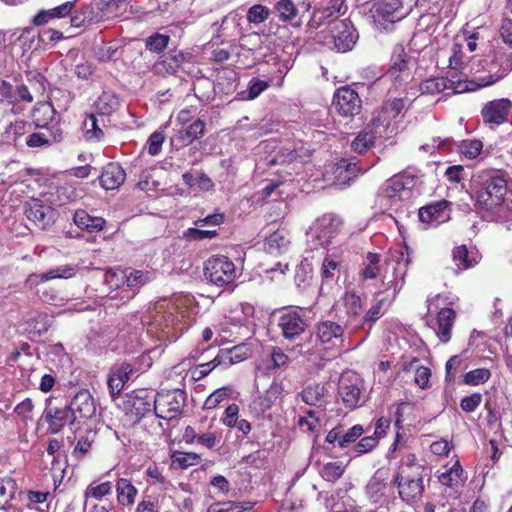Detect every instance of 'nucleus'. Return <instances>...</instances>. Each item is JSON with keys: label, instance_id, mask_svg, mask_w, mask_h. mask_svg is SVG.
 I'll use <instances>...</instances> for the list:
<instances>
[{"label": "nucleus", "instance_id": "nucleus-1", "mask_svg": "<svg viewBox=\"0 0 512 512\" xmlns=\"http://www.w3.org/2000/svg\"><path fill=\"white\" fill-rule=\"evenodd\" d=\"M476 205L488 213L491 220L507 221L512 216L510 205L505 198L507 179L499 170H484L473 178Z\"/></svg>", "mask_w": 512, "mask_h": 512}, {"label": "nucleus", "instance_id": "nucleus-2", "mask_svg": "<svg viewBox=\"0 0 512 512\" xmlns=\"http://www.w3.org/2000/svg\"><path fill=\"white\" fill-rule=\"evenodd\" d=\"M425 467H416L414 473H409L406 468H399L393 478V484L398 489L399 497L409 505H415L421 501L424 493Z\"/></svg>", "mask_w": 512, "mask_h": 512}, {"label": "nucleus", "instance_id": "nucleus-3", "mask_svg": "<svg viewBox=\"0 0 512 512\" xmlns=\"http://www.w3.org/2000/svg\"><path fill=\"white\" fill-rule=\"evenodd\" d=\"M479 66H481L482 70L487 74L477 77L476 80H467V83L471 87H474L473 91L498 82L512 70V62L505 53H495L480 61Z\"/></svg>", "mask_w": 512, "mask_h": 512}, {"label": "nucleus", "instance_id": "nucleus-4", "mask_svg": "<svg viewBox=\"0 0 512 512\" xmlns=\"http://www.w3.org/2000/svg\"><path fill=\"white\" fill-rule=\"evenodd\" d=\"M204 276L218 287L233 285L238 277V271L232 260L224 255L210 257L204 266Z\"/></svg>", "mask_w": 512, "mask_h": 512}, {"label": "nucleus", "instance_id": "nucleus-5", "mask_svg": "<svg viewBox=\"0 0 512 512\" xmlns=\"http://www.w3.org/2000/svg\"><path fill=\"white\" fill-rule=\"evenodd\" d=\"M54 400L53 396L46 399L42 418L48 425L49 433L58 434L66 425L73 426L77 422L68 403L56 405Z\"/></svg>", "mask_w": 512, "mask_h": 512}, {"label": "nucleus", "instance_id": "nucleus-6", "mask_svg": "<svg viewBox=\"0 0 512 512\" xmlns=\"http://www.w3.org/2000/svg\"><path fill=\"white\" fill-rule=\"evenodd\" d=\"M185 399L180 389L161 391L154 395V412L159 418L171 420L181 413Z\"/></svg>", "mask_w": 512, "mask_h": 512}, {"label": "nucleus", "instance_id": "nucleus-7", "mask_svg": "<svg viewBox=\"0 0 512 512\" xmlns=\"http://www.w3.org/2000/svg\"><path fill=\"white\" fill-rule=\"evenodd\" d=\"M341 226L342 220L334 214H325L318 218L307 232L308 237L318 242L312 248L329 244L331 239L340 232Z\"/></svg>", "mask_w": 512, "mask_h": 512}, {"label": "nucleus", "instance_id": "nucleus-8", "mask_svg": "<svg viewBox=\"0 0 512 512\" xmlns=\"http://www.w3.org/2000/svg\"><path fill=\"white\" fill-rule=\"evenodd\" d=\"M362 379L354 372L341 375L338 384V395L342 403L349 409L358 407L362 402Z\"/></svg>", "mask_w": 512, "mask_h": 512}, {"label": "nucleus", "instance_id": "nucleus-9", "mask_svg": "<svg viewBox=\"0 0 512 512\" xmlns=\"http://www.w3.org/2000/svg\"><path fill=\"white\" fill-rule=\"evenodd\" d=\"M124 410L127 415L139 422L147 413L154 410V393L146 389L134 390L126 395Z\"/></svg>", "mask_w": 512, "mask_h": 512}, {"label": "nucleus", "instance_id": "nucleus-10", "mask_svg": "<svg viewBox=\"0 0 512 512\" xmlns=\"http://www.w3.org/2000/svg\"><path fill=\"white\" fill-rule=\"evenodd\" d=\"M408 247L405 246L395 254L396 265L393 266V273L390 277L386 272L382 277V286L385 291L393 290L392 296L395 297L402 289L405 283L407 267L411 261L408 253ZM394 257V255H392Z\"/></svg>", "mask_w": 512, "mask_h": 512}, {"label": "nucleus", "instance_id": "nucleus-11", "mask_svg": "<svg viewBox=\"0 0 512 512\" xmlns=\"http://www.w3.org/2000/svg\"><path fill=\"white\" fill-rule=\"evenodd\" d=\"M330 33V40L325 41V44L337 52L351 50L358 39L356 29L348 20H341L335 23Z\"/></svg>", "mask_w": 512, "mask_h": 512}, {"label": "nucleus", "instance_id": "nucleus-12", "mask_svg": "<svg viewBox=\"0 0 512 512\" xmlns=\"http://www.w3.org/2000/svg\"><path fill=\"white\" fill-rule=\"evenodd\" d=\"M406 99L395 98L386 101L372 119L371 125L376 129L378 136L382 137L391 128L392 122L402 113L406 106Z\"/></svg>", "mask_w": 512, "mask_h": 512}, {"label": "nucleus", "instance_id": "nucleus-13", "mask_svg": "<svg viewBox=\"0 0 512 512\" xmlns=\"http://www.w3.org/2000/svg\"><path fill=\"white\" fill-rule=\"evenodd\" d=\"M24 214L37 228L48 229L54 224L57 212L40 199H31L24 205Z\"/></svg>", "mask_w": 512, "mask_h": 512}, {"label": "nucleus", "instance_id": "nucleus-14", "mask_svg": "<svg viewBox=\"0 0 512 512\" xmlns=\"http://www.w3.org/2000/svg\"><path fill=\"white\" fill-rule=\"evenodd\" d=\"M473 88L467 83V80H461L454 75L450 78H429L420 84L421 93L428 95H435L447 89L452 90L454 93H463L473 91Z\"/></svg>", "mask_w": 512, "mask_h": 512}, {"label": "nucleus", "instance_id": "nucleus-15", "mask_svg": "<svg viewBox=\"0 0 512 512\" xmlns=\"http://www.w3.org/2000/svg\"><path fill=\"white\" fill-rule=\"evenodd\" d=\"M386 76L390 78L397 87L408 83L411 79L409 57L405 53V49L402 45L395 46L391 56V65Z\"/></svg>", "mask_w": 512, "mask_h": 512}, {"label": "nucleus", "instance_id": "nucleus-16", "mask_svg": "<svg viewBox=\"0 0 512 512\" xmlns=\"http://www.w3.org/2000/svg\"><path fill=\"white\" fill-rule=\"evenodd\" d=\"M78 270V265L64 264L55 268H51L44 273H33L27 277L25 281V287L29 290H33L38 285L49 280L70 279L77 274Z\"/></svg>", "mask_w": 512, "mask_h": 512}, {"label": "nucleus", "instance_id": "nucleus-17", "mask_svg": "<svg viewBox=\"0 0 512 512\" xmlns=\"http://www.w3.org/2000/svg\"><path fill=\"white\" fill-rule=\"evenodd\" d=\"M512 102L508 98L495 99L487 102L481 109V117L485 124L501 125L508 120Z\"/></svg>", "mask_w": 512, "mask_h": 512}, {"label": "nucleus", "instance_id": "nucleus-18", "mask_svg": "<svg viewBox=\"0 0 512 512\" xmlns=\"http://www.w3.org/2000/svg\"><path fill=\"white\" fill-rule=\"evenodd\" d=\"M377 21L388 30V25H393L402 20L407 14L402 0H379L377 6Z\"/></svg>", "mask_w": 512, "mask_h": 512}, {"label": "nucleus", "instance_id": "nucleus-19", "mask_svg": "<svg viewBox=\"0 0 512 512\" xmlns=\"http://www.w3.org/2000/svg\"><path fill=\"white\" fill-rule=\"evenodd\" d=\"M333 106L343 116H354L361 110V99L355 90L344 86L336 91Z\"/></svg>", "mask_w": 512, "mask_h": 512}, {"label": "nucleus", "instance_id": "nucleus-20", "mask_svg": "<svg viewBox=\"0 0 512 512\" xmlns=\"http://www.w3.org/2000/svg\"><path fill=\"white\" fill-rule=\"evenodd\" d=\"M344 327L332 320H323L316 325L317 342L331 347L339 346L344 341Z\"/></svg>", "mask_w": 512, "mask_h": 512}, {"label": "nucleus", "instance_id": "nucleus-21", "mask_svg": "<svg viewBox=\"0 0 512 512\" xmlns=\"http://www.w3.org/2000/svg\"><path fill=\"white\" fill-rule=\"evenodd\" d=\"M75 416L76 422L81 419H91L96 415V402L87 389H81L68 403Z\"/></svg>", "mask_w": 512, "mask_h": 512}, {"label": "nucleus", "instance_id": "nucleus-22", "mask_svg": "<svg viewBox=\"0 0 512 512\" xmlns=\"http://www.w3.org/2000/svg\"><path fill=\"white\" fill-rule=\"evenodd\" d=\"M183 318L184 310H179L178 306L174 303L167 302L165 304H159L156 307L151 324L161 330H164V328H168L170 326L176 327L181 323Z\"/></svg>", "mask_w": 512, "mask_h": 512}, {"label": "nucleus", "instance_id": "nucleus-23", "mask_svg": "<svg viewBox=\"0 0 512 512\" xmlns=\"http://www.w3.org/2000/svg\"><path fill=\"white\" fill-rule=\"evenodd\" d=\"M450 203L446 200L437 201L419 209V219L422 223L437 226L450 219L448 210Z\"/></svg>", "mask_w": 512, "mask_h": 512}, {"label": "nucleus", "instance_id": "nucleus-24", "mask_svg": "<svg viewBox=\"0 0 512 512\" xmlns=\"http://www.w3.org/2000/svg\"><path fill=\"white\" fill-rule=\"evenodd\" d=\"M279 327L282 335L289 340H294L306 329L307 324L302 316L294 310H288L279 318Z\"/></svg>", "mask_w": 512, "mask_h": 512}, {"label": "nucleus", "instance_id": "nucleus-25", "mask_svg": "<svg viewBox=\"0 0 512 512\" xmlns=\"http://www.w3.org/2000/svg\"><path fill=\"white\" fill-rule=\"evenodd\" d=\"M74 6L75 1H67L51 9H42L34 16L32 22L36 26H42L55 19L65 18L71 15Z\"/></svg>", "mask_w": 512, "mask_h": 512}, {"label": "nucleus", "instance_id": "nucleus-26", "mask_svg": "<svg viewBox=\"0 0 512 512\" xmlns=\"http://www.w3.org/2000/svg\"><path fill=\"white\" fill-rule=\"evenodd\" d=\"M184 62V54L178 50H172L157 61L153 70L159 75H172L178 71Z\"/></svg>", "mask_w": 512, "mask_h": 512}, {"label": "nucleus", "instance_id": "nucleus-27", "mask_svg": "<svg viewBox=\"0 0 512 512\" xmlns=\"http://www.w3.org/2000/svg\"><path fill=\"white\" fill-rule=\"evenodd\" d=\"M125 178V171L118 163H109L104 167L99 180L104 189L113 190L120 187Z\"/></svg>", "mask_w": 512, "mask_h": 512}, {"label": "nucleus", "instance_id": "nucleus-28", "mask_svg": "<svg viewBox=\"0 0 512 512\" xmlns=\"http://www.w3.org/2000/svg\"><path fill=\"white\" fill-rule=\"evenodd\" d=\"M204 131L205 123L202 120L197 119L177 130L174 140L181 142L183 145H188L194 140L201 138L204 135Z\"/></svg>", "mask_w": 512, "mask_h": 512}, {"label": "nucleus", "instance_id": "nucleus-29", "mask_svg": "<svg viewBox=\"0 0 512 512\" xmlns=\"http://www.w3.org/2000/svg\"><path fill=\"white\" fill-rule=\"evenodd\" d=\"M455 317V311L451 308H443L438 313L437 328H435V332L444 343L448 342L451 338V329L453 327Z\"/></svg>", "mask_w": 512, "mask_h": 512}, {"label": "nucleus", "instance_id": "nucleus-30", "mask_svg": "<svg viewBox=\"0 0 512 512\" xmlns=\"http://www.w3.org/2000/svg\"><path fill=\"white\" fill-rule=\"evenodd\" d=\"M344 0H330L329 5L314 11L312 25L320 26L336 19L341 14Z\"/></svg>", "mask_w": 512, "mask_h": 512}, {"label": "nucleus", "instance_id": "nucleus-31", "mask_svg": "<svg viewBox=\"0 0 512 512\" xmlns=\"http://www.w3.org/2000/svg\"><path fill=\"white\" fill-rule=\"evenodd\" d=\"M290 245L288 234L284 230H277L270 234L264 243V249L271 255L285 253Z\"/></svg>", "mask_w": 512, "mask_h": 512}, {"label": "nucleus", "instance_id": "nucleus-32", "mask_svg": "<svg viewBox=\"0 0 512 512\" xmlns=\"http://www.w3.org/2000/svg\"><path fill=\"white\" fill-rule=\"evenodd\" d=\"M244 350L245 348L241 346H234L231 349L220 350L212 362L214 363V366H223L227 368L246 359L247 354Z\"/></svg>", "mask_w": 512, "mask_h": 512}, {"label": "nucleus", "instance_id": "nucleus-33", "mask_svg": "<svg viewBox=\"0 0 512 512\" xmlns=\"http://www.w3.org/2000/svg\"><path fill=\"white\" fill-rule=\"evenodd\" d=\"M117 501L120 505L132 506L135 502L138 490L125 478H120L116 483Z\"/></svg>", "mask_w": 512, "mask_h": 512}, {"label": "nucleus", "instance_id": "nucleus-34", "mask_svg": "<svg viewBox=\"0 0 512 512\" xmlns=\"http://www.w3.org/2000/svg\"><path fill=\"white\" fill-rule=\"evenodd\" d=\"M453 260L460 269H469L479 262V255L469 251L466 245H461L453 249Z\"/></svg>", "mask_w": 512, "mask_h": 512}, {"label": "nucleus", "instance_id": "nucleus-35", "mask_svg": "<svg viewBox=\"0 0 512 512\" xmlns=\"http://www.w3.org/2000/svg\"><path fill=\"white\" fill-rule=\"evenodd\" d=\"M74 223L81 229L89 232L100 231L103 229L105 220L101 217H92L84 210H78L74 214Z\"/></svg>", "mask_w": 512, "mask_h": 512}, {"label": "nucleus", "instance_id": "nucleus-36", "mask_svg": "<svg viewBox=\"0 0 512 512\" xmlns=\"http://www.w3.org/2000/svg\"><path fill=\"white\" fill-rule=\"evenodd\" d=\"M356 164L349 163L346 159H341L335 166L333 174L339 184H349L359 173Z\"/></svg>", "mask_w": 512, "mask_h": 512}, {"label": "nucleus", "instance_id": "nucleus-37", "mask_svg": "<svg viewBox=\"0 0 512 512\" xmlns=\"http://www.w3.org/2000/svg\"><path fill=\"white\" fill-rule=\"evenodd\" d=\"M55 110L48 102L38 103L32 111V121L36 127H45L53 120Z\"/></svg>", "mask_w": 512, "mask_h": 512}, {"label": "nucleus", "instance_id": "nucleus-38", "mask_svg": "<svg viewBox=\"0 0 512 512\" xmlns=\"http://www.w3.org/2000/svg\"><path fill=\"white\" fill-rule=\"evenodd\" d=\"M380 272V255L368 252L363 261L359 276L363 280L375 279Z\"/></svg>", "mask_w": 512, "mask_h": 512}, {"label": "nucleus", "instance_id": "nucleus-39", "mask_svg": "<svg viewBox=\"0 0 512 512\" xmlns=\"http://www.w3.org/2000/svg\"><path fill=\"white\" fill-rule=\"evenodd\" d=\"M96 110L102 115H109L119 107L118 97L110 91H104L95 102Z\"/></svg>", "mask_w": 512, "mask_h": 512}, {"label": "nucleus", "instance_id": "nucleus-40", "mask_svg": "<svg viewBox=\"0 0 512 512\" xmlns=\"http://www.w3.org/2000/svg\"><path fill=\"white\" fill-rule=\"evenodd\" d=\"M377 135L378 133H376V129L373 131L364 130L360 132L351 144L352 149L360 154L366 152L370 147L373 146Z\"/></svg>", "mask_w": 512, "mask_h": 512}, {"label": "nucleus", "instance_id": "nucleus-41", "mask_svg": "<svg viewBox=\"0 0 512 512\" xmlns=\"http://www.w3.org/2000/svg\"><path fill=\"white\" fill-rule=\"evenodd\" d=\"M301 399L308 405L317 406L322 403L324 398V387L315 384L309 385L300 394Z\"/></svg>", "mask_w": 512, "mask_h": 512}, {"label": "nucleus", "instance_id": "nucleus-42", "mask_svg": "<svg viewBox=\"0 0 512 512\" xmlns=\"http://www.w3.org/2000/svg\"><path fill=\"white\" fill-rule=\"evenodd\" d=\"M346 314L351 318H356L362 313L361 298L354 292H346L342 298Z\"/></svg>", "mask_w": 512, "mask_h": 512}, {"label": "nucleus", "instance_id": "nucleus-43", "mask_svg": "<svg viewBox=\"0 0 512 512\" xmlns=\"http://www.w3.org/2000/svg\"><path fill=\"white\" fill-rule=\"evenodd\" d=\"M84 135L88 141H100L103 136V130L98 126V121L95 115L90 114L83 123Z\"/></svg>", "mask_w": 512, "mask_h": 512}, {"label": "nucleus", "instance_id": "nucleus-44", "mask_svg": "<svg viewBox=\"0 0 512 512\" xmlns=\"http://www.w3.org/2000/svg\"><path fill=\"white\" fill-rule=\"evenodd\" d=\"M81 11L83 13L87 25L98 23L102 21L104 18H107V15L102 7L101 2L87 5L83 7Z\"/></svg>", "mask_w": 512, "mask_h": 512}, {"label": "nucleus", "instance_id": "nucleus-45", "mask_svg": "<svg viewBox=\"0 0 512 512\" xmlns=\"http://www.w3.org/2000/svg\"><path fill=\"white\" fill-rule=\"evenodd\" d=\"M340 271V262L330 256H326L321 267V276L323 282H331L336 279Z\"/></svg>", "mask_w": 512, "mask_h": 512}, {"label": "nucleus", "instance_id": "nucleus-46", "mask_svg": "<svg viewBox=\"0 0 512 512\" xmlns=\"http://www.w3.org/2000/svg\"><path fill=\"white\" fill-rule=\"evenodd\" d=\"M385 488H386V483L379 476V473L377 472L369 480V482L366 486V491H367V494L369 495V497L374 502H377L379 500V498L384 495Z\"/></svg>", "mask_w": 512, "mask_h": 512}, {"label": "nucleus", "instance_id": "nucleus-47", "mask_svg": "<svg viewBox=\"0 0 512 512\" xmlns=\"http://www.w3.org/2000/svg\"><path fill=\"white\" fill-rule=\"evenodd\" d=\"M17 484L12 478H0V506H5L14 497Z\"/></svg>", "mask_w": 512, "mask_h": 512}, {"label": "nucleus", "instance_id": "nucleus-48", "mask_svg": "<svg viewBox=\"0 0 512 512\" xmlns=\"http://www.w3.org/2000/svg\"><path fill=\"white\" fill-rule=\"evenodd\" d=\"M151 275L149 272L140 270L126 271L125 285L128 288L141 287L151 281Z\"/></svg>", "mask_w": 512, "mask_h": 512}, {"label": "nucleus", "instance_id": "nucleus-49", "mask_svg": "<svg viewBox=\"0 0 512 512\" xmlns=\"http://www.w3.org/2000/svg\"><path fill=\"white\" fill-rule=\"evenodd\" d=\"M275 9L278 12L279 18L284 21H292L297 16V8L295 7L292 0H279Z\"/></svg>", "mask_w": 512, "mask_h": 512}, {"label": "nucleus", "instance_id": "nucleus-50", "mask_svg": "<svg viewBox=\"0 0 512 512\" xmlns=\"http://www.w3.org/2000/svg\"><path fill=\"white\" fill-rule=\"evenodd\" d=\"M112 483L110 481H106L103 483H91L85 490V497L86 498H95V499H101L106 495H109L112 491Z\"/></svg>", "mask_w": 512, "mask_h": 512}, {"label": "nucleus", "instance_id": "nucleus-51", "mask_svg": "<svg viewBox=\"0 0 512 512\" xmlns=\"http://www.w3.org/2000/svg\"><path fill=\"white\" fill-rule=\"evenodd\" d=\"M384 303L385 299H380L373 304L363 317L360 327L364 328L368 325V327L371 328V326L384 314Z\"/></svg>", "mask_w": 512, "mask_h": 512}, {"label": "nucleus", "instance_id": "nucleus-52", "mask_svg": "<svg viewBox=\"0 0 512 512\" xmlns=\"http://www.w3.org/2000/svg\"><path fill=\"white\" fill-rule=\"evenodd\" d=\"M403 190V183L400 182L397 175H394L383 184V186L379 190V195H382L387 198H394L398 196L399 193Z\"/></svg>", "mask_w": 512, "mask_h": 512}, {"label": "nucleus", "instance_id": "nucleus-53", "mask_svg": "<svg viewBox=\"0 0 512 512\" xmlns=\"http://www.w3.org/2000/svg\"><path fill=\"white\" fill-rule=\"evenodd\" d=\"M232 392L230 387H221L216 389L213 393H211L204 402V409H214L216 408L222 401L227 399Z\"/></svg>", "mask_w": 512, "mask_h": 512}, {"label": "nucleus", "instance_id": "nucleus-54", "mask_svg": "<svg viewBox=\"0 0 512 512\" xmlns=\"http://www.w3.org/2000/svg\"><path fill=\"white\" fill-rule=\"evenodd\" d=\"M345 468L341 462H329L321 470L323 479L329 482H335L344 473Z\"/></svg>", "mask_w": 512, "mask_h": 512}, {"label": "nucleus", "instance_id": "nucleus-55", "mask_svg": "<svg viewBox=\"0 0 512 512\" xmlns=\"http://www.w3.org/2000/svg\"><path fill=\"white\" fill-rule=\"evenodd\" d=\"M364 431V428L359 424L354 425L346 432H344L343 429H341V440L339 441V447L342 449L349 447L352 443H354L358 438L362 436Z\"/></svg>", "mask_w": 512, "mask_h": 512}, {"label": "nucleus", "instance_id": "nucleus-56", "mask_svg": "<svg viewBox=\"0 0 512 512\" xmlns=\"http://www.w3.org/2000/svg\"><path fill=\"white\" fill-rule=\"evenodd\" d=\"M491 372L486 368L474 369L464 376V383L467 385L476 386L483 384L490 379Z\"/></svg>", "mask_w": 512, "mask_h": 512}, {"label": "nucleus", "instance_id": "nucleus-57", "mask_svg": "<svg viewBox=\"0 0 512 512\" xmlns=\"http://www.w3.org/2000/svg\"><path fill=\"white\" fill-rule=\"evenodd\" d=\"M101 3L105 4L107 18L123 15L128 6V0H102Z\"/></svg>", "mask_w": 512, "mask_h": 512}, {"label": "nucleus", "instance_id": "nucleus-58", "mask_svg": "<svg viewBox=\"0 0 512 512\" xmlns=\"http://www.w3.org/2000/svg\"><path fill=\"white\" fill-rule=\"evenodd\" d=\"M170 37L168 35L155 33L146 39V49L152 52H161L168 45Z\"/></svg>", "mask_w": 512, "mask_h": 512}, {"label": "nucleus", "instance_id": "nucleus-59", "mask_svg": "<svg viewBox=\"0 0 512 512\" xmlns=\"http://www.w3.org/2000/svg\"><path fill=\"white\" fill-rule=\"evenodd\" d=\"M379 440L377 437L366 436L360 439V441L352 447L354 456H360L362 454L372 451L377 445Z\"/></svg>", "mask_w": 512, "mask_h": 512}, {"label": "nucleus", "instance_id": "nucleus-60", "mask_svg": "<svg viewBox=\"0 0 512 512\" xmlns=\"http://www.w3.org/2000/svg\"><path fill=\"white\" fill-rule=\"evenodd\" d=\"M199 462L200 456L196 453L177 452L173 455V463L183 469L197 465Z\"/></svg>", "mask_w": 512, "mask_h": 512}, {"label": "nucleus", "instance_id": "nucleus-61", "mask_svg": "<svg viewBox=\"0 0 512 512\" xmlns=\"http://www.w3.org/2000/svg\"><path fill=\"white\" fill-rule=\"evenodd\" d=\"M269 14L270 11L266 6L256 4L249 8L247 12V20L250 23H262L268 19Z\"/></svg>", "mask_w": 512, "mask_h": 512}, {"label": "nucleus", "instance_id": "nucleus-62", "mask_svg": "<svg viewBox=\"0 0 512 512\" xmlns=\"http://www.w3.org/2000/svg\"><path fill=\"white\" fill-rule=\"evenodd\" d=\"M126 270L109 269L105 274V282L111 288H120L125 286Z\"/></svg>", "mask_w": 512, "mask_h": 512}, {"label": "nucleus", "instance_id": "nucleus-63", "mask_svg": "<svg viewBox=\"0 0 512 512\" xmlns=\"http://www.w3.org/2000/svg\"><path fill=\"white\" fill-rule=\"evenodd\" d=\"M482 147L480 140H466L461 144V153L469 159H474L480 154Z\"/></svg>", "mask_w": 512, "mask_h": 512}, {"label": "nucleus", "instance_id": "nucleus-64", "mask_svg": "<svg viewBox=\"0 0 512 512\" xmlns=\"http://www.w3.org/2000/svg\"><path fill=\"white\" fill-rule=\"evenodd\" d=\"M164 141L165 135L162 132L156 131L152 133L147 141L148 153L152 156L158 155L161 151Z\"/></svg>", "mask_w": 512, "mask_h": 512}]
</instances>
